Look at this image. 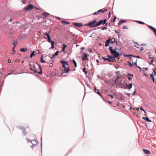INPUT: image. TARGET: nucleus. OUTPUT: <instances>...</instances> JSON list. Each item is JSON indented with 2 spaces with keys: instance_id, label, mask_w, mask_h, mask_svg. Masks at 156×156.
<instances>
[{
  "instance_id": "nucleus-1",
  "label": "nucleus",
  "mask_w": 156,
  "mask_h": 156,
  "mask_svg": "<svg viewBox=\"0 0 156 156\" xmlns=\"http://www.w3.org/2000/svg\"><path fill=\"white\" fill-rule=\"evenodd\" d=\"M109 50L111 53L113 55V57L111 58V60L112 62H115V58H118L119 59V54L115 50L112 49V48L110 47L109 48Z\"/></svg>"
},
{
  "instance_id": "nucleus-2",
  "label": "nucleus",
  "mask_w": 156,
  "mask_h": 156,
  "mask_svg": "<svg viewBox=\"0 0 156 156\" xmlns=\"http://www.w3.org/2000/svg\"><path fill=\"white\" fill-rule=\"evenodd\" d=\"M60 62L62 65V67L64 69L65 73L67 74L70 70L67 62L64 60H61Z\"/></svg>"
},
{
  "instance_id": "nucleus-3",
  "label": "nucleus",
  "mask_w": 156,
  "mask_h": 156,
  "mask_svg": "<svg viewBox=\"0 0 156 156\" xmlns=\"http://www.w3.org/2000/svg\"><path fill=\"white\" fill-rule=\"evenodd\" d=\"M88 26L92 27H97V21L95 20H93L90 22L88 23Z\"/></svg>"
},
{
  "instance_id": "nucleus-4",
  "label": "nucleus",
  "mask_w": 156,
  "mask_h": 156,
  "mask_svg": "<svg viewBox=\"0 0 156 156\" xmlns=\"http://www.w3.org/2000/svg\"><path fill=\"white\" fill-rule=\"evenodd\" d=\"M34 6L31 4H30L27 7L24 8V10L29 11L32 9Z\"/></svg>"
},
{
  "instance_id": "nucleus-5",
  "label": "nucleus",
  "mask_w": 156,
  "mask_h": 156,
  "mask_svg": "<svg viewBox=\"0 0 156 156\" xmlns=\"http://www.w3.org/2000/svg\"><path fill=\"white\" fill-rule=\"evenodd\" d=\"M107 21L106 20L104 19L103 20H100L98 22H97V26H99L103 24V25L105 24Z\"/></svg>"
},
{
  "instance_id": "nucleus-6",
  "label": "nucleus",
  "mask_w": 156,
  "mask_h": 156,
  "mask_svg": "<svg viewBox=\"0 0 156 156\" xmlns=\"http://www.w3.org/2000/svg\"><path fill=\"white\" fill-rule=\"evenodd\" d=\"M87 56L88 55L85 53H82L81 57L83 61L88 60V58H87Z\"/></svg>"
},
{
  "instance_id": "nucleus-7",
  "label": "nucleus",
  "mask_w": 156,
  "mask_h": 156,
  "mask_svg": "<svg viewBox=\"0 0 156 156\" xmlns=\"http://www.w3.org/2000/svg\"><path fill=\"white\" fill-rule=\"evenodd\" d=\"M73 25L77 27H80L83 25V23H74Z\"/></svg>"
},
{
  "instance_id": "nucleus-8",
  "label": "nucleus",
  "mask_w": 156,
  "mask_h": 156,
  "mask_svg": "<svg viewBox=\"0 0 156 156\" xmlns=\"http://www.w3.org/2000/svg\"><path fill=\"white\" fill-rule=\"evenodd\" d=\"M132 87V85L131 83L127 84L125 86V88L126 89H130Z\"/></svg>"
},
{
  "instance_id": "nucleus-9",
  "label": "nucleus",
  "mask_w": 156,
  "mask_h": 156,
  "mask_svg": "<svg viewBox=\"0 0 156 156\" xmlns=\"http://www.w3.org/2000/svg\"><path fill=\"white\" fill-rule=\"evenodd\" d=\"M143 151L145 154H151L150 151L148 150L143 149Z\"/></svg>"
},
{
  "instance_id": "nucleus-10",
  "label": "nucleus",
  "mask_w": 156,
  "mask_h": 156,
  "mask_svg": "<svg viewBox=\"0 0 156 156\" xmlns=\"http://www.w3.org/2000/svg\"><path fill=\"white\" fill-rule=\"evenodd\" d=\"M33 142H35V144H34L32 142V145L31 146V147L32 149H33V148L35 147V146L37 144V142L36 140H34Z\"/></svg>"
},
{
  "instance_id": "nucleus-11",
  "label": "nucleus",
  "mask_w": 156,
  "mask_h": 156,
  "mask_svg": "<svg viewBox=\"0 0 156 156\" xmlns=\"http://www.w3.org/2000/svg\"><path fill=\"white\" fill-rule=\"evenodd\" d=\"M43 16L45 17H47L50 15V14L47 12H43L42 13Z\"/></svg>"
},
{
  "instance_id": "nucleus-12",
  "label": "nucleus",
  "mask_w": 156,
  "mask_h": 156,
  "mask_svg": "<svg viewBox=\"0 0 156 156\" xmlns=\"http://www.w3.org/2000/svg\"><path fill=\"white\" fill-rule=\"evenodd\" d=\"M107 9H101L98 11V12H101L102 13H104L106 11H107Z\"/></svg>"
},
{
  "instance_id": "nucleus-13",
  "label": "nucleus",
  "mask_w": 156,
  "mask_h": 156,
  "mask_svg": "<svg viewBox=\"0 0 156 156\" xmlns=\"http://www.w3.org/2000/svg\"><path fill=\"white\" fill-rule=\"evenodd\" d=\"M62 49L61 50V51L60 52H62L63 51H65V48L67 47V45H65V44H62Z\"/></svg>"
},
{
  "instance_id": "nucleus-14",
  "label": "nucleus",
  "mask_w": 156,
  "mask_h": 156,
  "mask_svg": "<svg viewBox=\"0 0 156 156\" xmlns=\"http://www.w3.org/2000/svg\"><path fill=\"white\" fill-rule=\"evenodd\" d=\"M111 39L110 38L108 39L105 42V46L107 47L108 45V44L110 42Z\"/></svg>"
},
{
  "instance_id": "nucleus-15",
  "label": "nucleus",
  "mask_w": 156,
  "mask_h": 156,
  "mask_svg": "<svg viewBox=\"0 0 156 156\" xmlns=\"http://www.w3.org/2000/svg\"><path fill=\"white\" fill-rule=\"evenodd\" d=\"M20 50L22 52H25L27 51L28 49L27 48H21Z\"/></svg>"
},
{
  "instance_id": "nucleus-16",
  "label": "nucleus",
  "mask_w": 156,
  "mask_h": 156,
  "mask_svg": "<svg viewBox=\"0 0 156 156\" xmlns=\"http://www.w3.org/2000/svg\"><path fill=\"white\" fill-rule=\"evenodd\" d=\"M61 22L63 24H66L67 25H69L70 24V23L69 22L63 20H61Z\"/></svg>"
},
{
  "instance_id": "nucleus-17",
  "label": "nucleus",
  "mask_w": 156,
  "mask_h": 156,
  "mask_svg": "<svg viewBox=\"0 0 156 156\" xmlns=\"http://www.w3.org/2000/svg\"><path fill=\"white\" fill-rule=\"evenodd\" d=\"M43 55H42L41 58V62L42 63H44L45 62V61L43 59Z\"/></svg>"
},
{
  "instance_id": "nucleus-18",
  "label": "nucleus",
  "mask_w": 156,
  "mask_h": 156,
  "mask_svg": "<svg viewBox=\"0 0 156 156\" xmlns=\"http://www.w3.org/2000/svg\"><path fill=\"white\" fill-rule=\"evenodd\" d=\"M147 26L152 31H154V32H155V31L156 30V29L153 27L151 26L148 25Z\"/></svg>"
},
{
  "instance_id": "nucleus-19",
  "label": "nucleus",
  "mask_w": 156,
  "mask_h": 156,
  "mask_svg": "<svg viewBox=\"0 0 156 156\" xmlns=\"http://www.w3.org/2000/svg\"><path fill=\"white\" fill-rule=\"evenodd\" d=\"M147 26L152 31H154V32H155V31L156 30V29L153 27L151 26L148 25Z\"/></svg>"
},
{
  "instance_id": "nucleus-20",
  "label": "nucleus",
  "mask_w": 156,
  "mask_h": 156,
  "mask_svg": "<svg viewBox=\"0 0 156 156\" xmlns=\"http://www.w3.org/2000/svg\"><path fill=\"white\" fill-rule=\"evenodd\" d=\"M147 26L152 31H154V32H155V31L156 30V29L153 27L151 26L148 25Z\"/></svg>"
},
{
  "instance_id": "nucleus-21",
  "label": "nucleus",
  "mask_w": 156,
  "mask_h": 156,
  "mask_svg": "<svg viewBox=\"0 0 156 156\" xmlns=\"http://www.w3.org/2000/svg\"><path fill=\"white\" fill-rule=\"evenodd\" d=\"M59 52H60L59 51H57L54 54H53L52 58H54L55 56L58 55Z\"/></svg>"
},
{
  "instance_id": "nucleus-22",
  "label": "nucleus",
  "mask_w": 156,
  "mask_h": 156,
  "mask_svg": "<svg viewBox=\"0 0 156 156\" xmlns=\"http://www.w3.org/2000/svg\"><path fill=\"white\" fill-rule=\"evenodd\" d=\"M126 20H121L118 23V25H120L121 24L123 23H125L126 22Z\"/></svg>"
},
{
  "instance_id": "nucleus-23",
  "label": "nucleus",
  "mask_w": 156,
  "mask_h": 156,
  "mask_svg": "<svg viewBox=\"0 0 156 156\" xmlns=\"http://www.w3.org/2000/svg\"><path fill=\"white\" fill-rule=\"evenodd\" d=\"M39 68L40 69V71L39 72H38V73L39 74H41L42 73V69L41 67V65H39Z\"/></svg>"
},
{
  "instance_id": "nucleus-24",
  "label": "nucleus",
  "mask_w": 156,
  "mask_h": 156,
  "mask_svg": "<svg viewBox=\"0 0 156 156\" xmlns=\"http://www.w3.org/2000/svg\"><path fill=\"white\" fill-rule=\"evenodd\" d=\"M143 119H144L146 121H148V122H151V121L150 120H149V119L147 117H143Z\"/></svg>"
},
{
  "instance_id": "nucleus-25",
  "label": "nucleus",
  "mask_w": 156,
  "mask_h": 156,
  "mask_svg": "<svg viewBox=\"0 0 156 156\" xmlns=\"http://www.w3.org/2000/svg\"><path fill=\"white\" fill-rule=\"evenodd\" d=\"M35 55V51H33L31 53L30 56V58H32L33 56Z\"/></svg>"
},
{
  "instance_id": "nucleus-26",
  "label": "nucleus",
  "mask_w": 156,
  "mask_h": 156,
  "mask_svg": "<svg viewBox=\"0 0 156 156\" xmlns=\"http://www.w3.org/2000/svg\"><path fill=\"white\" fill-rule=\"evenodd\" d=\"M115 42H116V44H117V42L115 41V39L113 38H112V39L111 40V42H110L112 44H113Z\"/></svg>"
},
{
  "instance_id": "nucleus-27",
  "label": "nucleus",
  "mask_w": 156,
  "mask_h": 156,
  "mask_svg": "<svg viewBox=\"0 0 156 156\" xmlns=\"http://www.w3.org/2000/svg\"><path fill=\"white\" fill-rule=\"evenodd\" d=\"M44 35H46L47 37H45V38L46 39V38H48V37H50V36L49 34H48L46 32H45L44 34Z\"/></svg>"
},
{
  "instance_id": "nucleus-28",
  "label": "nucleus",
  "mask_w": 156,
  "mask_h": 156,
  "mask_svg": "<svg viewBox=\"0 0 156 156\" xmlns=\"http://www.w3.org/2000/svg\"><path fill=\"white\" fill-rule=\"evenodd\" d=\"M23 129L22 130V131H23V134H24V135H26L27 134V132L26 131L25 128Z\"/></svg>"
},
{
  "instance_id": "nucleus-29",
  "label": "nucleus",
  "mask_w": 156,
  "mask_h": 156,
  "mask_svg": "<svg viewBox=\"0 0 156 156\" xmlns=\"http://www.w3.org/2000/svg\"><path fill=\"white\" fill-rule=\"evenodd\" d=\"M72 61H73V64L74 65L75 67H76L77 66V63H76V61L74 59H73Z\"/></svg>"
},
{
  "instance_id": "nucleus-30",
  "label": "nucleus",
  "mask_w": 156,
  "mask_h": 156,
  "mask_svg": "<svg viewBox=\"0 0 156 156\" xmlns=\"http://www.w3.org/2000/svg\"><path fill=\"white\" fill-rule=\"evenodd\" d=\"M94 90L96 93H97L99 95H101V94L100 93L98 90L95 87L94 88Z\"/></svg>"
},
{
  "instance_id": "nucleus-31",
  "label": "nucleus",
  "mask_w": 156,
  "mask_h": 156,
  "mask_svg": "<svg viewBox=\"0 0 156 156\" xmlns=\"http://www.w3.org/2000/svg\"><path fill=\"white\" fill-rule=\"evenodd\" d=\"M83 71L85 73V74H87V72L86 70V69L85 67L83 68Z\"/></svg>"
},
{
  "instance_id": "nucleus-32",
  "label": "nucleus",
  "mask_w": 156,
  "mask_h": 156,
  "mask_svg": "<svg viewBox=\"0 0 156 156\" xmlns=\"http://www.w3.org/2000/svg\"><path fill=\"white\" fill-rule=\"evenodd\" d=\"M17 127L18 128L20 129H22V130L23 129H24L25 128L23 126H17Z\"/></svg>"
},
{
  "instance_id": "nucleus-33",
  "label": "nucleus",
  "mask_w": 156,
  "mask_h": 156,
  "mask_svg": "<svg viewBox=\"0 0 156 156\" xmlns=\"http://www.w3.org/2000/svg\"><path fill=\"white\" fill-rule=\"evenodd\" d=\"M48 41L49 43H51L52 42V40L51 39V37H48V38H46Z\"/></svg>"
},
{
  "instance_id": "nucleus-34",
  "label": "nucleus",
  "mask_w": 156,
  "mask_h": 156,
  "mask_svg": "<svg viewBox=\"0 0 156 156\" xmlns=\"http://www.w3.org/2000/svg\"><path fill=\"white\" fill-rule=\"evenodd\" d=\"M26 140L28 143L31 142L32 143V142H33V140H31L28 138H26Z\"/></svg>"
},
{
  "instance_id": "nucleus-35",
  "label": "nucleus",
  "mask_w": 156,
  "mask_h": 156,
  "mask_svg": "<svg viewBox=\"0 0 156 156\" xmlns=\"http://www.w3.org/2000/svg\"><path fill=\"white\" fill-rule=\"evenodd\" d=\"M136 22L139 24H145V23L142 21H136Z\"/></svg>"
},
{
  "instance_id": "nucleus-36",
  "label": "nucleus",
  "mask_w": 156,
  "mask_h": 156,
  "mask_svg": "<svg viewBox=\"0 0 156 156\" xmlns=\"http://www.w3.org/2000/svg\"><path fill=\"white\" fill-rule=\"evenodd\" d=\"M127 56V57H129V56H132V57H135L136 58H140V57H139V56H134V55H126Z\"/></svg>"
},
{
  "instance_id": "nucleus-37",
  "label": "nucleus",
  "mask_w": 156,
  "mask_h": 156,
  "mask_svg": "<svg viewBox=\"0 0 156 156\" xmlns=\"http://www.w3.org/2000/svg\"><path fill=\"white\" fill-rule=\"evenodd\" d=\"M99 13H100L99 12H98V11L97 12H94L93 14L94 15H96L98 14Z\"/></svg>"
},
{
  "instance_id": "nucleus-38",
  "label": "nucleus",
  "mask_w": 156,
  "mask_h": 156,
  "mask_svg": "<svg viewBox=\"0 0 156 156\" xmlns=\"http://www.w3.org/2000/svg\"><path fill=\"white\" fill-rule=\"evenodd\" d=\"M123 28L124 29H127L128 27L127 26H124L123 27Z\"/></svg>"
},
{
  "instance_id": "nucleus-39",
  "label": "nucleus",
  "mask_w": 156,
  "mask_h": 156,
  "mask_svg": "<svg viewBox=\"0 0 156 156\" xmlns=\"http://www.w3.org/2000/svg\"><path fill=\"white\" fill-rule=\"evenodd\" d=\"M107 57H108V58L109 59H111V58H112V57H113V56H112V55H107Z\"/></svg>"
},
{
  "instance_id": "nucleus-40",
  "label": "nucleus",
  "mask_w": 156,
  "mask_h": 156,
  "mask_svg": "<svg viewBox=\"0 0 156 156\" xmlns=\"http://www.w3.org/2000/svg\"><path fill=\"white\" fill-rule=\"evenodd\" d=\"M140 109L141 110H142V111H143L144 112V113H145V114L146 113V112H145V111L143 109V108H142V107L141 106L140 108Z\"/></svg>"
},
{
  "instance_id": "nucleus-41",
  "label": "nucleus",
  "mask_w": 156,
  "mask_h": 156,
  "mask_svg": "<svg viewBox=\"0 0 156 156\" xmlns=\"http://www.w3.org/2000/svg\"><path fill=\"white\" fill-rule=\"evenodd\" d=\"M116 19V17L115 16L114 17L113 20V22H114L115 21Z\"/></svg>"
},
{
  "instance_id": "nucleus-42",
  "label": "nucleus",
  "mask_w": 156,
  "mask_h": 156,
  "mask_svg": "<svg viewBox=\"0 0 156 156\" xmlns=\"http://www.w3.org/2000/svg\"><path fill=\"white\" fill-rule=\"evenodd\" d=\"M12 44L14 46L13 47L15 48L16 45V44L14 42H13Z\"/></svg>"
},
{
  "instance_id": "nucleus-43",
  "label": "nucleus",
  "mask_w": 156,
  "mask_h": 156,
  "mask_svg": "<svg viewBox=\"0 0 156 156\" xmlns=\"http://www.w3.org/2000/svg\"><path fill=\"white\" fill-rule=\"evenodd\" d=\"M154 75V74H151L150 75V76L152 78H153V77H154L153 76Z\"/></svg>"
},
{
  "instance_id": "nucleus-44",
  "label": "nucleus",
  "mask_w": 156,
  "mask_h": 156,
  "mask_svg": "<svg viewBox=\"0 0 156 156\" xmlns=\"http://www.w3.org/2000/svg\"><path fill=\"white\" fill-rule=\"evenodd\" d=\"M20 59H16V60H15V62H20Z\"/></svg>"
},
{
  "instance_id": "nucleus-45",
  "label": "nucleus",
  "mask_w": 156,
  "mask_h": 156,
  "mask_svg": "<svg viewBox=\"0 0 156 156\" xmlns=\"http://www.w3.org/2000/svg\"><path fill=\"white\" fill-rule=\"evenodd\" d=\"M33 71H34V73H37V71L36 69H34V70Z\"/></svg>"
},
{
  "instance_id": "nucleus-46",
  "label": "nucleus",
  "mask_w": 156,
  "mask_h": 156,
  "mask_svg": "<svg viewBox=\"0 0 156 156\" xmlns=\"http://www.w3.org/2000/svg\"><path fill=\"white\" fill-rule=\"evenodd\" d=\"M103 58L105 60H108V58H105V57H103Z\"/></svg>"
},
{
  "instance_id": "nucleus-47",
  "label": "nucleus",
  "mask_w": 156,
  "mask_h": 156,
  "mask_svg": "<svg viewBox=\"0 0 156 156\" xmlns=\"http://www.w3.org/2000/svg\"><path fill=\"white\" fill-rule=\"evenodd\" d=\"M134 109L135 110H137V111H138L139 110V109L138 108H134Z\"/></svg>"
},
{
  "instance_id": "nucleus-48",
  "label": "nucleus",
  "mask_w": 156,
  "mask_h": 156,
  "mask_svg": "<svg viewBox=\"0 0 156 156\" xmlns=\"http://www.w3.org/2000/svg\"><path fill=\"white\" fill-rule=\"evenodd\" d=\"M107 29V28L106 27H103V28H102L101 29V30H105Z\"/></svg>"
},
{
  "instance_id": "nucleus-49",
  "label": "nucleus",
  "mask_w": 156,
  "mask_h": 156,
  "mask_svg": "<svg viewBox=\"0 0 156 156\" xmlns=\"http://www.w3.org/2000/svg\"><path fill=\"white\" fill-rule=\"evenodd\" d=\"M51 47L50 48V49H51V48H55L54 45H51Z\"/></svg>"
},
{
  "instance_id": "nucleus-50",
  "label": "nucleus",
  "mask_w": 156,
  "mask_h": 156,
  "mask_svg": "<svg viewBox=\"0 0 156 156\" xmlns=\"http://www.w3.org/2000/svg\"><path fill=\"white\" fill-rule=\"evenodd\" d=\"M51 45H54L55 44L54 42L52 41V42H51Z\"/></svg>"
},
{
  "instance_id": "nucleus-51",
  "label": "nucleus",
  "mask_w": 156,
  "mask_h": 156,
  "mask_svg": "<svg viewBox=\"0 0 156 156\" xmlns=\"http://www.w3.org/2000/svg\"><path fill=\"white\" fill-rule=\"evenodd\" d=\"M128 79L129 80H131V78L129 76L128 77Z\"/></svg>"
},
{
  "instance_id": "nucleus-52",
  "label": "nucleus",
  "mask_w": 156,
  "mask_h": 156,
  "mask_svg": "<svg viewBox=\"0 0 156 156\" xmlns=\"http://www.w3.org/2000/svg\"><path fill=\"white\" fill-rule=\"evenodd\" d=\"M56 18L58 19V20H61V18L59 17H56Z\"/></svg>"
},
{
  "instance_id": "nucleus-53",
  "label": "nucleus",
  "mask_w": 156,
  "mask_h": 156,
  "mask_svg": "<svg viewBox=\"0 0 156 156\" xmlns=\"http://www.w3.org/2000/svg\"><path fill=\"white\" fill-rule=\"evenodd\" d=\"M52 66H53V64H52V63H50V64H49V66H50V67H52Z\"/></svg>"
},
{
  "instance_id": "nucleus-54",
  "label": "nucleus",
  "mask_w": 156,
  "mask_h": 156,
  "mask_svg": "<svg viewBox=\"0 0 156 156\" xmlns=\"http://www.w3.org/2000/svg\"><path fill=\"white\" fill-rule=\"evenodd\" d=\"M109 96H110L112 98H114V96L113 95H109Z\"/></svg>"
},
{
  "instance_id": "nucleus-55",
  "label": "nucleus",
  "mask_w": 156,
  "mask_h": 156,
  "mask_svg": "<svg viewBox=\"0 0 156 156\" xmlns=\"http://www.w3.org/2000/svg\"><path fill=\"white\" fill-rule=\"evenodd\" d=\"M154 62V60H151V62L150 63V64H152V62Z\"/></svg>"
},
{
  "instance_id": "nucleus-56",
  "label": "nucleus",
  "mask_w": 156,
  "mask_h": 156,
  "mask_svg": "<svg viewBox=\"0 0 156 156\" xmlns=\"http://www.w3.org/2000/svg\"><path fill=\"white\" fill-rule=\"evenodd\" d=\"M128 76H133V75L132 74H128Z\"/></svg>"
},
{
  "instance_id": "nucleus-57",
  "label": "nucleus",
  "mask_w": 156,
  "mask_h": 156,
  "mask_svg": "<svg viewBox=\"0 0 156 156\" xmlns=\"http://www.w3.org/2000/svg\"><path fill=\"white\" fill-rule=\"evenodd\" d=\"M154 75L156 74V69H155V70H154Z\"/></svg>"
},
{
  "instance_id": "nucleus-58",
  "label": "nucleus",
  "mask_w": 156,
  "mask_h": 156,
  "mask_svg": "<svg viewBox=\"0 0 156 156\" xmlns=\"http://www.w3.org/2000/svg\"><path fill=\"white\" fill-rule=\"evenodd\" d=\"M144 49V48L143 47H142L140 48V50L141 51H142Z\"/></svg>"
},
{
  "instance_id": "nucleus-59",
  "label": "nucleus",
  "mask_w": 156,
  "mask_h": 156,
  "mask_svg": "<svg viewBox=\"0 0 156 156\" xmlns=\"http://www.w3.org/2000/svg\"><path fill=\"white\" fill-rule=\"evenodd\" d=\"M14 48H15L13 47L12 49V51H13L14 53L15 52V51L14 50Z\"/></svg>"
},
{
  "instance_id": "nucleus-60",
  "label": "nucleus",
  "mask_w": 156,
  "mask_h": 156,
  "mask_svg": "<svg viewBox=\"0 0 156 156\" xmlns=\"http://www.w3.org/2000/svg\"><path fill=\"white\" fill-rule=\"evenodd\" d=\"M84 47H82L81 48V50H84Z\"/></svg>"
},
{
  "instance_id": "nucleus-61",
  "label": "nucleus",
  "mask_w": 156,
  "mask_h": 156,
  "mask_svg": "<svg viewBox=\"0 0 156 156\" xmlns=\"http://www.w3.org/2000/svg\"><path fill=\"white\" fill-rule=\"evenodd\" d=\"M11 62V60H10V59H9V60H8V63H10V62Z\"/></svg>"
},
{
  "instance_id": "nucleus-62",
  "label": "nucleus",
  "mask_w": 156,
  "mask_h": 156,
  "mask_svg": "<svg viewBox=\"0 0 156 156\" xmlns=\"http://www.w3.org/2000/svg\"><path fill=\"white\" fill-rule=\"evenodd\" d=\"M129 66H131V67H132V64L130 62H129Z\"/></svg>"
},
{
  "instance_id": "nucleus-63",
  "label": "nucleus",
  "mask_w": 156,
  "mask_h": 156,
  "mask_svg": "<svg viewBox=\"0 0 156 156\" xmlns=\"http://www.w3.org/2000/svg\"><path fill=\"white\" fill-rule=\"evenodd\" d=\"M152 79L153 82H154L155 80H154V77H153V78H152Z\"/></svg>"
},
{
  "instance_id": "nucleus-64",
  "label": "nucleus",
  "mask_w": 156,
  "mask_h": 156,
  "mask_svg": "<svg viewBox=\"0 0 156 156\" xmlns=\"http://www.w3.org/2000/svg\"><path fill=\"white\" fill-rule=\"evenodd\" d=\"M109 62H112L110 59L108 58V60H107Z\"/></svg>"
}]
</instances>
